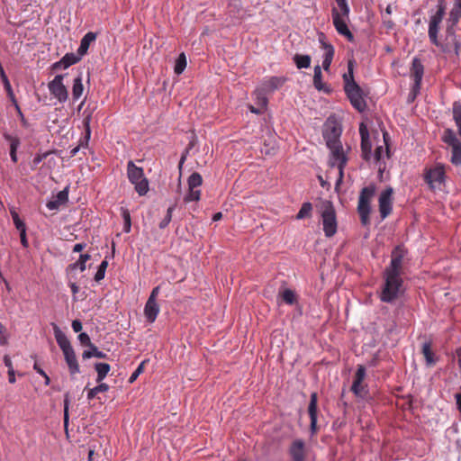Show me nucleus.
Instances as JSON below:
<instances>
[{
    "mask_svg": "<svg viewBox=\"0 0 461 461\" xmlns=\"http://www.w3.org/2000/svg\"><path fill=\"white\" fill-rule=\"evenodd\" d=\"M445 11L446 5L444 0H438V10L435 13V14H433L430 17L428 31L429 38L430 41L437 47L440 48L443 52H453L456 56H458L461 44L456 38L453 26H449L447 28L446 37L443 42L439 41L438 38L439 24L443 20Z\"/></svg>",
    "mask_w": 461,
    "mask_h": 461,
    "instance_id": "nucleus-1",
    "label": "nucleus"
},
{
    "mask_svg": "<svg viewBox=\"0 0 461 461\" xmlns=\"http://www.w3.org/2000/svg\"><path fill=\"white\" fill-rule=\"evenodd\" d=\"M453 120L457 128V134L452 129L443 131L441 140L450 150L449 161L455 167H461V102L455 101L452 104Z\"/></svg>",
    "mask_w": 461,
    "mask_h": 461,
    "instance_id": "nucleus-2",
    "label": "nucleus"
},
{
    "mask_svg": "<svg viewBox=\"0 0 461 461\" xmlns=\"http://www.w3.org/2000/svg\"><path fill=\"white\" fill-rule=\"evenodd\" d=\"M384 284L380 294L384 303H393L403 293V280L400 276L384 273Z\"/></svg>",
    "mask_w": 461,
    "mask_h": 461,
    "instance_id": "nucleus-3",
    "label": "nucleus"
},
{
    "mask_svg": "<svg viewBox=\"0 0 461 461\" xmlns=\"http://www.w3.org/2000/svg\"><path fill=\"white\" fill-rule=\"evenodd\" d=\"M375 185H369L361 189L358 203H357V212L360 217V221L364 226H366L370 223V212L371 206L370 203L375 196Z\"/></svg>",
    "mask_w": 461,
    "mask_h": 461,
    "instance_id": "nucleus-4",
    "label": "nucleus"
},
{
    "mask_svg": "<svg viewBox=\"0 0 461 461\" xmlns=\"http://www.w3.org/2000/svg\"><path fill=\"white\" fill-rule=\"evenodd\" d=\"M127 176L129 181L134 185L136 192L140 195H145L149 191V181L144 176L142 167H137L133 161H129L127 164Z\"/></svg>",
    "mask_w": 461,
    "mask_h": 461,
    "instance_id": "nucleus-5",
    "label": "nucleus"
},
{
    "mask_svg": "<svg viewBox=\"0 0 461 461\" xmlns=\"http://www.w3.org/2000/svg\"><path fill=\"white\" fill-rule=\"evenodd\" d=\"M323 231L328 238L333 237L338 229L336 211L331 202L325 201L321 206Z\"/></svg>",
    "mask_w": 461,
    "mask_h": 461,
    "instance_id": "nucleus-6",
    "label": "nucleus"
},
{
    "mask_svg": "<svg viewBox=\"0 0 461 461\" xmlns=\"http://www.w3.org/2000/svg\"><path fill=\"white\" fill-rule=\"evenodd\" d=\"M328 148L330 150V166L332 167H337L339 169V178L336 183L339 185L343 180L344 167L347 165L348 158L341 144L335 145L334 142H331Z\"/></svg>",
    "mask_w": 461,
    "mask_h": 461,
    "instance_id": "nucleus-7",
    "label": "nucleus"
},
{
    "mask_svg": "<svg viewBox=\"0 0 461 461\" xmlns=\"http://www.w3.org/2000/svg\"><path fill=\"white\" fill-rule=\"evenodd\" d=\"M446 179L445 166L437 164L435 167L426 169L424 173V180L431 190L440 188Z\"/></svg>",
    "mask_w": 461,
    "mask_h": 461,
    "instance_id": "nucleus-8",
    "label": "nucleus"
},
{
    "mask_svg": "<svg viewBox=\"0 0 461 461\" xmlns=\"http://www.w3.org/2000/svg\"><path fill=\"white\" fill-rule=\"evenodd\" d=\"M345 93L350 101L352 106L362 113L366 109V103L364 99V94L361 87L357 83H352L344 86Z\"/></svg>",
    "mask_w": 461,
    "mask_h": 461,
    "instance_id": "nucleus-9",
    "label": "nucleus"
},
{
    "mask_svg": "<svg viewBox=\"0 0 461 461\" xmlns=\"http://www.w3.org/2000/svg\"><path fill=\"white\" fill-rule=\"evenodd\" d=\"M406 255L405 249L397 246L393 251L391 255V262L388 267L384 269V273L400 276H402L403 271V259Z\"/></svg>",
    "mask_w": 461,
    "mask_h": 461,
    "instance_id": "nucleus-10",
    "label": "nucleus"
},
{
    "mask_svg": "<svg viewBox=\"0 0 461 461\" xmlns=\"http://www.w3.org/2000/svg\"><path fill=\"white\" fill-rule=\"evenodd\" d=\"M67 74L57 75L48 84L50 93L59 102L65 103L68 98V92L64 85V77Z\"/></svg>",
    "mask_w": 461,
    "mask_h": 461,
    "instance_id": "nucleus-11",
    "label": "nucleus"
},
{
    "mask_svg": "<svg viewBox=\"0 0 461 461\" xmlns=\"http://www.w3.org/2000/svg\"><path fill=\"white\" fill-rule=\"evenodd\" d=\"M187 184L188 192L184 197V202L190 203L199 201L201 197V190L198 189V187L203 184L202 176L197 172L192 173L187 179Z\"/></svg>",
    "mask_w": 461,
    "mask_h": 461,
    "instance_id": "nucleus-12",
    "label": "nucleus"
},
{
    "mask_svg": "<svg viewBox=\"0 0 461 461\" xmlns=\"http://www.w3.org/2000/svg\"><path fill=\"white\" fill-rule=\"evenodd\" d=\"M365 378L366 368L364 366L359 365L357 366V369L351 386L352 393L357 397L364 398L368 393L367 385L364 384Z\"/></svg>",
    "mask_w": 461,
    "mask_h": 461,
    "instance_id": "nucleus-13",
    "label": "nucleus"
},
{
    "mask_svg": "<svg viewBox=\"0 0 461 461\" xmlns=\"http://www.w3.org/2000/svg\"><path fill=\"white\" fill-rule=\"evenodd\" d=\"M332 22L338 33L346 37L349 41H354V35L348 27L347 20L345 16L341 15L336 7L331 10Z\"/></svg>",
    "mask_w": 461,
    "mask_h": 461,
    "instance_id": "nucleus-14",
    "label": "nucleus"
},
{
    "mask_svg": "<svg viewBox=\"0 0 461 461\" xmlns=\"http://www.w3.org/2000/svg\"><path fill=\"white\" fill-rule=\"evenodd\" d=\"M424 74V66L418 58H414L411 62V68L410 70V76L413 79V86L411 87V93L413 97L420 92L421 81Z\"/></svg>",
    "mask_w": 461,
    "mask_h": 461,
    "instance_id": "nucleus-15",
    "label": "nucleus"
},
{
    "mask_svg": "<svg viewBox=\"0 0 461 461\" xmlns=\"http://www.w3.org/2000/svg\"><path fill=\"white\" fill-rule=\"evenodd\" d=\"M393 189L392 187H387L379 195L378 205L382 219L388 217L393 211Z\"/></svg>",
    "mask_w": 461,
    "mask_h": 461,
    "instance_id": "nucleus-16",
    "label": "nucleus"
},
{
    "mask_svg": "<svg viewBox=\"0 0 461 461\" xmlns=\"http://www.w3.org/2000/svg\"><path fill=\"white\" fill-rule=\"evenodd\" d=\"M359 134L361 137L362 158L366 161H370L372 158V144L368 130L364 122H361L359 125Z\"/></svg>",
    "mask_w": 461,
    "mask_h": 461,
    "instance_id": "nucleus-17",
    "label": "nucleus"
},
{
    "mask_svg": "<svg viewBox=\"0 0 461 461\" xmlns=\"http://www.w3.org/2000/svg\"><path fill=\"white\" fill-rule=\"evenodd\" d=\"M308 413L311 420L310 429L312 434H315L317 429V413H318V395L317 393H312L308 406Z\"/></svg>",
    "mask_w": 461,
    "mask_h": 461,
    "instance_id": "nucleus-18",
    "label": "nucleus"
},
{
    "mask_svg": "<svg viewBox=\"0 0 461 461\" xmlns=\"http://www.w3.org/2000/svg\"><path fill=\"white\" fill-rule=\"evenodd\" d=\"M289 454L293 461H304L305 445L302 439H295L290 446Z\"/></svg>",
    "mask_w": 461,
    "mask_h": 461,
    "instance_id": "nucleus-19",
    "label": "nucleus"
},
{
    "mask_svg": "<svg viewBox=\"0 0 461 461\" xmlns=\"http://www.w3.org/2000/svg\"><path fill=\"white\" fill-rule=\"evenodd\" d=\"M91 120H92V113H89L88 114H86L84 117V119H83V125L85 127V137H84V140H81V142H80V144L78 146L75 147L74 149H72L70 150V156L71 157L76 156L77 153L79 151L81 147L87 146L89 139H90V136H91V128H90Z\"/></svg>",
    "mask_w": 461,
    "mask_h": 461,
    "instance_id": "nucleus-20",
    "label": "nucleus"
},
{
    "mask_svg": "<svg viewBox=\"0 0 461 461\" xmlns=\"http://www.w3.org/2000/svg\"><path fill=\"white\" fill-rule=\"evenodd\" d=\"M68 186L59 191L57 195L46 203L49 210H58L60 205L65 204L68 201Z\"/></svg>",
    "mask_w": 461,
    "mask_h": 461,
    "instance_id": "nucleus-21",
    "label": "nucleus"
},
{
    "mask_svg": "<svg viewBox=\"0 0 461 461\" xmlns=\"http://www.w3.org/2000/svg\"><path fill=\"white\" fill-rule=\"evenodd\" d=\"M159 311L160 308L157 302L147 300L144 306V316L149 323H153L156 321Z\"/></svg>",
    "mask_w": 461,
    "mask_h": 461,
    "instance_id": "nucleus-22",
    "label": "nucleus"
},
{
    "mask_svg": "<svg viewBox=\"0 0 461 461\" xmlns=\"http://www.w3.org/2000/svg\"><path fill=\"white\" fill-rule=\"evenodd\" d=\"M82 57L78 54L76 55L74 53H67L59 61L55 62L52 65V69H59V68H68V67L77 63Z\"/></svg>",
    "mask_w": 461,
    "mask_h": 461,
    "instance_id": "nucleus-23",
    "label": "nucleus"
},
{
    "mask_svg": "<svg viewBox=\"0 0 461 461\" xmlns=\"http://www.w3.org/2000/svg\"><path fill=\"white\" fill-rule=\"evenodd\" d=\"M53 331L56 341L59 346L60 349L62 350V352H66L67 350H70L73 348L70 341L68 340L65 333L56 324H53Z\"/></svg>",
    "mask_w": 461,
    "mask_h": 461,
    "instance_id": "nucleus-24",
    "label": "nucleus"
},
{
    "mask_svg": "<svg viewBox=\"0 0 461 461\" xmlns=\"http://www.w3.org/2000/svg\"><path fill=\"white\" fill-rule=\"evenodd\" d=\"M65 361L68 365L69 373L71 375H74L80 372L79 365L74 351V348L70 350H67L66 352H63Z\"/></svg>",
    "mask_w": 461,
    "mask_h": 461,
    "instance_id": "nucleus-25",
    "label": "nucleus"
},
{
    "mask_svg": "<svg viewBox=\"0 0 461 461\" xmlns=\"http://www.w3.org/2000/svg\"><path fill=\"white\" fill-rule=\"evenodd\" d=\"M96 33L93 32H89L86 34H85V36L82 38L80 41L79 48L77 49V54L80 57H83L87 53L90 44L96 40Z\"/></svg>",
    "mask_w": 461,
    "mask_h": 461,
    "instance_id": "nucleus-26",
    "label": "nucleus"
},
{
    "mask_svg": "<svg viewBox=\"0 0 461 461\" xmlns=\"http://www.w3.org/2000/svg\"><path fill=\"white\" fill-rule=\"evenodd\" d=\"M4 138L10 142V158L14 163H16L18 160L17 158V149L21 144L20 139L18 137H14L8 133L4 134Z\"/></svg>",
    "mask_w": 461,
    "mask_h": 461,
    "instance_id": "nucleus-27",
    "label": "nucleus"
},
{
    "mask_svg": "<svg viewBox=\"0 0 461 461\" xmlns=\"http://www.w3.org/2000/svg\"><path fill=\"white\" fill-rule=\"evenodd\" d=\"M341 131L339 129L336 127H332L330 130L326 131L323 133V137L326 140L327 147H330L331 142H334L335 145H340L341 142L339 140Z\"/></svg>",
    "mask_w": 461,
    "mask_h": 461,
    "instance_id": "nucleus-28",
    "label": "nucleus"
},
{
    "mask_svg": "<svg viewBox=\"0 0 461 461\" xmlns=\"http://www.w3.org/2000/svg\"><path fill=\"white\" fill-rule=\"evenodd\" d=\"M82 81L83 79L81 74H79L73 81L72 96L75 101L78 100L83 95L84 86Z\"/></svg>",
    "mask_w": 461,
    "mask_h": 461,
    "instance_id": "nucleus-29",
    "label": "nucleus"
},
{
    "mask_svg": "<svg viewBox=\"0 0 461 461\" xmlns=\"http://www.w3.org/2000/svg\"><path fill=\"white\" fill-rule=\"evenodd\" d=\"M90 255L86 253V254H81L79 256V258L77 259V261H76L75 263L73 264H70L68 267V271H72V270H75L77 268H78L81 272H84L86 270V263L90 259Z\"/></svg>",
    "mask_w": 461,
    "mask_h": 461,
    "instance_id": "nucleus-30",
    "label": "nucleus"
},
{
    "mask_svg": "<svg viewBox=\"0 0 461 461\" xmlns=\"http://www.w3.org/2000/svg\"><path fill=\"white\" fill-rule=\"evenodd\" d=\"M95 369L97 373L96 382L101 383L110 372L111 366L107 363H96Z\"/></svg>",
    "mask_w": 461,
    "mask_h": 461,
    "instance_id": "nucleus-31",
    "label": "nucleus"
},
{
    "mask_svg": "<svg viewBox=\"0 0 461 461\" xmlns=\"http://www.w3.org/2000/svg\"><path fill=\"white\" fill-rule=\"evenodd\" d=\"M284 83V79L277 77H270L263 83L264 90L274 91L279 88Z\"/></svg>",
    "mask_w": 461,
    "mask_h": 461,
    "instance_id": "nucleus-32",
    "label": "nucleus"
},
{
    "mask_svg": "<svg viewBox=\"0 0 461 461\" xmlns=\"http://www.w3.org/2000/svg\"><path fill=\"white\" fill-rule=\"evenodd\" d=\"M294 61L298 68H307L311 66V57L309 55L296 54Z\"/></svg>",
    "mask_w": 461,
    "mask_h": 461,
    "instance_id": "nucleus-33",
    "label": "nucleus"
},
{
    "mask_svg": "<svg viewBox=\"0 0 461 461\" xmlns=\"http://www.w3.org/2000/svg\"><path fill=\"white\" fill-rule=\"evenodd\" d=\"M422 354L425 357L426 364L428 366L435 365L436 361L434 358V353L431 350V347L429 343H424L422 345Z\"/></svg>",
    "mask_w": 461,
    "mask_h": 461,
    "instance_id": "nucleus-34",
    "label": "nucleus"
},
{
    "mask_svg": "<svg viewBox=\"0 0 461 461\" xmlns=\"http://www.w3.org/2000/svg\"><path fill=\"white\" fill-rule=\"evenodd\" d=\"M333 56H334L333 46H326V52L324 53L323 60H322V68L324 70H326V71L329 70L330 64L332 62Z\"/></svg>",
    "mask_w": 461,
    "mask_h": 461,
    "instance_id": "nucleus-35",
    "label": "nucleus"
},
{
    "mask_svg": "<svg viewBox=\"0 0 461 461\" xmlns=\"http://www.w3.org/2000/svg\"><path fill=\"white\" fill-rule=\"evenodd\" d=\"M313 85L316 89L323 90L324 85L322 83V73L321 68L319 65L314 68V75H313Z\"/></svg>",
    "mask_w": 461,
    "mask_h": 461,
    "instance_id": "nucleus-36",
    "label": "nucleus"
},
{
    "mask_svg": "<svg viewBox=\"0 0 461 461\" xmlns=\"http://www.w3.org/2000/svg\"><path fill=\"white\" fill-rule=\"evenodd\" d=\"M108 390H109V385L107 384L100 383V384H98L97 386L88 390L87 398L89 400H93L96 396L97 393H105Z\"/></svg>",
    "mask_w": 461,
    "mask_h": 461,
    "instance_id": "nucleus-37",
    "label": "nucleus"
},
{
    "mask_svg": "<svg viewBox=\"0 0 461 461\" xmlns=\"http://www.w3.org/2000/svg\"><path fill=\"white\" fill-rule=\"evenodd\" d=\"M343 81H344V86H348L351 85L352 83H356L354 80V74H353V61L349 60L348 62V73H345L343 75Z\"/></svg>",
    "mask_w": 461,
    "mask_h": 461,
    "instance_id": "nucleus-38",
    "label": "nucleus"
},
{
    "mask_svg": "<svg viewBox=\"0 0 461 461\" xmlns=\"http://www.w3.org/2000/svg\"><path fill=\"white\" fill-rule=\"evenodd\" d=\"M185 67H186V58L184 53H181L176 61V65H175V68H174L175 73L177 75L182 74L183 71L185 70Z\"/></svg>",
    "mask_w": 461,
    "mask_h": 461,
    "instance_id": "nucleus-39",
    "label": "nucleus"
},
{
    "mask_svg": "<svg viewBox=\"0 0 461 461\" xmlns=\"http://www.w3.org/2000/svg\"><path fill=\"white\" fill-rule=\"evenodd\" d=\"M312 210V205L311 203H309V202L303 203L300 211L298 212V213L296 215V219L301 220V219H303L306 217H310Z\"/></svg>",
    "mask_w": 461,
    "mask_h": 461,
    "instance_id": "nucleus-40",
    "label": "nucleus"
},
{
    "mask_svg": "<svg viewBox=\"0 0 461 461\" xmlns=\"http://www.w3.org/2000/svg\"><path fill=\"white\" fill-rule=\"evenodd\" d=\"M122 217L123 219V231L129 233L131 228V214L128 209L122 208Z\"/></svg>",
    "mask_w": 461,
    "mask_h": 461,
    "instance_id": "nucleus-41",
    "label": "nucleus"
},
{
    "mask_svg": "<svg viewBox=\"0 0 461 461\" xmlns=\"http://www.w3.org/2000/svg\"><path fill=\"white\" fill-rule=\"evenodd\" d=\"M450 17L456 23L461 17V0H455L454 5L450 11Z\"/></svg>",
    "mask_w": 461,
    "mask_h": 461,
    "instance_id": "nucleus-42",
    "label": "nucleus"
},
{
    "mask_svg": "<svg viewBox=\"0 0 461 461\" xmlns=\"http://www.w3.org/2000/svg\"><path fill=\"white\" fill-rule=\"evenodd\" d=\"M279 295L282 300L289 305L294 304L295 302L294 293L291 289H285L282 293H279Z\"/></svg>",
    "mask_w": 461,
    "mask_h": 461,
    "instance_id": "nucleus-43",
    "label": "nucleus"
},
{
    "mask_svg": "<svg viewBox=\"0 0 461 461\" xmlns=\"http://www.w3.org/2000/svg\"><path fill=\"white\" fill-rule=\"evenodd\" d=\"M107 266H108V262L106 260L102 261V263L99 265L97 272L95 275V280L96 282H99L104 278Z\"/></svg>",
    "mask_w": 461,
    "mask_h": 461,
    "instance_id": "nucleus-44",
    "label": "nucleus"
},
{
    "mask_svg": "<svg viewBox=\"0 0 461 461\" xmlns=\"http://www.w3.org/2000/svg\"><path fill=\"white\" fill-rule=\"evenodd\" d=\"M11 215H12L14 224L19 231H22V230H26L25 223L23 222V220H21V218L19 217V214L15 211H12Z\"/></svg>",
    "mask_w": 461,
    "mask_h": 461,
    "instance_id": "nucleus-45",
    "label": "nucleus"
},
{
    "mask_svg": "<svg viewBox=\"0 0 461 461\" xmlns=\"http://www.w3.org/2000/svg\"><path fill=\"white\" fill-rule=\"evenodd\" d=\"M338 5V10L341 15L348 18L349 14V7L348 5L347 0H335Z\"/></svg>",
    "mask_w": 461,
    "mask_h": 461,
    "instance_id": "nucleus-46",
    "label": "nucleus"
},
{
    "mask_svg": "<svg viewBox=\"0 0 461 461\" xmlns=\"http://www.w3.org/2000/svg\"><path fill=\"white\" fill-rule=\"evenodd\" d=\"M174 209H175V206H170L167 209V214L162 219V221L159 222L158 226H159L160 229H165L169 224V222L172 220V213H173Z\"/></svg>",
    "mask_w": 461,
    "mask_h": 461,
    "instance_id": "nucleus-47",
    "label": "nucleus"
},
{
    "mask_svg": "<svg viewBox=\"0 0 461 461\" xmlns=\"http://www.w3.org/2000/svg\"><path fill=\"white\" fill-rule=\"evenodd\" d=\"M146 362V360L142 361L135 369V371L131 374V375L129 378L130 383H133L138 378V376L143 373Z\"/></svg>",
    "mask_w": 461,
    "mask_h": 461,
    "instance_id": "nucleus-48",
    "label": "nucleus"
},
{
    "mask_svg": "<svg viewBox=\"0 0 461 461\" xmlns=\"http://www.w3.org/2000/svg\"><path fill=\"white\" fill-rule=\"evenodd\" d=\"M68 406H69V399H68V394L67 393L65 395V399H64V426H65V428H67L68 424V419H69Z\"/></svg>",
    "mask_w": 461,
    "mask_h": 461,
    "instance_id": "nucleus-49",
    "label": "nucleus"
},
{
    "mask_svg": "<svg viewBox=\"0 0 461 461\" xmlns=\"http://www.w3.org/2000/svg\"><path fill=\"white\" fill-rule=\"evenodd\" d=\"M49 155L48 152L46 153H42V154H37L33 159H32V170H35L37 167H38V165L44 159L47 158V156Z\"/></svg>",
    "mask_w": 461,
    "mask_h": 461,
    "instance_id": "nucleus-50",
    "label": "nucleus"
},
{
    "mask_svg": "<svg viewBox=\"0 0 461 461\" xmlns=\"http://www.w3.org/2000/svg\"><path fill=\"white\" fill-rule=\"evenodd\" d=\"M8 343L7 330L0 322V345L5 346Z\"/></svg>",
    "mask_w": 461,
    "mask_h": 461,
    "instance_id": "nucleus-51",
    "label": "nucleus"
},
{
    "mask_svg": "<svg viewBox=\"0 0 461 461\" xmlns=\"http://www.w3.org/2000/svg\"><path fill=\"white\" fill-rule=\"evenodd\" d=\"M78 340L80 341V343L84 346H87V347H91V345H93V343L91 342V339H90V337L85 333V332H82L78 335Z\"/></svg>",
    "mask_w": 461,
    "mask_h": 461,
    "instance_id": "nucleus-52",
    "label": "nucleus"
},
{
    "mask_svg": "<svg viewBox=\"0 0 461 461\" xmlns=\"http://www.w3.org/2000/svg\"><path fill=\"white\" fill-rule=\"evenodd\" d=\"M383 153H384V147L383 146L376 147V149L375 150V154H374V156H372V158H374V160L376 163H378L382 159Z\"/></svg>",
    "mask_w": 461,
    "mask_h": 461,
    "instance_id": "nucleus-53",
    "label": "nucleus"
},
{
    "mask_svg": "<svg viewBox=\"0 0 461 461\" xmlns=\"http://www.w3.org/2000/svg\"><path fill=\"white\" fill-rule=\"evenodd\" d=\"M90 348L93 350V357L97 358H105L106 354L98 350L97 347L95 345H91Z\"/></svg>",
    "mask_w": 461,
    "mask_h": 461,
    "instance_id": "nucleus-54",
    "label": "nucleus"
},
{
    "mask_svg": "<svg viewBox=\"0 0 461 461\" xmlns=\"http://www.w3.org/2000/svg\"><path fill=\"white\" fill-rule=\"evenodd\" d=\"M5 89L6 93H7L8 97L12 101L13 104H16L17 100H16L15 95L14 94L12 86L10 85L9 86L5 87Z\"/></svg>",
    "mask_w": 461,
    "mask_h": 461,
    "instance_id": "nucleus-55",
    "label": "nucleus"
},
{
    "mask_svg": "<svg viewBox=\"0 0 461 461\" xmlns=\"http://www.w3.org/2000/svg\"><path fill=\"white\" fill-rule=\"evenodd\" d=\"M159 291H160V286L159 285L154 287L152 289V291H151L148 300H151V301L157 302V297L158 296Z\"/></svg>",
    "mask_w": 461,
    "mask_h": 461,
    "instance_id": "nucleus-56",
    "label": "nucleus"
},
{
    "mask_svg": "<svg viewBox=\"0 0 461 461\" xmlns=\"http://www.w3.org/2000/svg\"><path fill=\"white\" fill-rule=\"evenodd\" d=\"M20 239H21L22 245L24 248H27L29 246V244H28V240H27V237H26V230H22V231H20Z\"/></svg>",
    "mask_w": 461,
    "mask_h": 461,
    "instance_id": "nucleus-57",
    "label": "nucleus"
},
{
    "mask_svg": "<svg viewBox=\"0 0 461 461\" xmlns=\"http://www.w3.org/2000/svg\"><path fill=\"white\" fill-rule=\"evenodd\" d=\"M72 329L73 330L77 333V332H80L82 330V323L80 321L78 320H75L72 321Z\"/></svg>",
    "mask_w": 461,
    "mask_h": 461,
    "instance_id": "nucleus-58",
    "label": "nucleus"
},
{
    "mask_svg": "<svg viewBox=\"0 0 461 461\" xmlns=\"http://www.w3.org/2000/svg\"><path fill=\"white\" fill-rule=\"evenodd\" d=\"M68 285H69V287L71 289V292L73 294L74 300H76L75 295L78 293L79 287H78V285L75 282H69Z\"/></svg>",
    "mask_w": 461,
    "mask_h": 461,
    "instance_id": "nucleus-59",
    "label": "nucleus"
},
{
    "mask_svg": "<svg viewBox=\"0 0 461 461\" xmlns=\"http://www.w3.org/2000/svg\"><path fill=\"white\" fill-rule=\"evenodd\" d=\"M4 363H5V366L8 368V370H14V366H13L12 360L9 356L5 355L4 357Z\"/></svg>",
    "mask_w": 461,
    "mask_h": 461,
    "instance_id": "nucleus-60",
    "label": "nucleus"
},
{
    "mask_svg": "<svg viewBox=\"0 0 461 461\" xmlns=\"http://www.w3.org/2000/svg\"><path fill=\"white\" fill-rule=\"evenodd\" d=\"M14 105L15 107V110L17 111V113H18L22 122L23 123V125H25L26 124V120L24 118V115H23V112H22L18 103H16V104H14Z\"/></svg>",
    "mask_w": 461,
    "mask_h": 461,
    "instance_id": "nucleus-61",
    "label": "nucleus"
},
{
    "mask_svg": "<svg viewBox=\"0 0 461 461\" xmlns=\"http://www.w3.org/2000/svg\"><path fill=\"white\" fill-rule=\"evenodd\" d=\"M320 43L322 47V49L326 51V46H332L331 44H329L325 41V36L323 33H321L319 36Z\"/></svg>",
    "mask_w": 461,
    "mask_h": 461,
    "instance_id": "nucleus-62",
    "label": "nucleus"
},
{
    "mask_svg": "<svg viewBox=\"0 0 461 461\" xmlns=\"http://www.w3.org/2000/svg\"><path fill=\"white\" fill-rule=\"evenodd\" d=\"M383 23L384 27L388 30H392L394 27V23L391 19H384Z\"/></svg>",
    "mask_w": 461,
    "mask_h": 461,
    "instance_id": "nucleus-63",
    "label": "nucleus"
},
{
    "mask_svg": "<svg viewBox=\"0 0 461 461\" xmlns=\"http://www.w3.org/2000/svg\"><path fill=\"white\" fill-rule=\"evenodd\" d=\"M7 374H8V381L10 384H14L15 383V372L14 370H8L7 371Z\"/></svg>",
    "mask_w": 461,
    "mask_h": 461,
    "instance_id": "nucleus-64",
    "label": "nucleus"
}]
</instances>
